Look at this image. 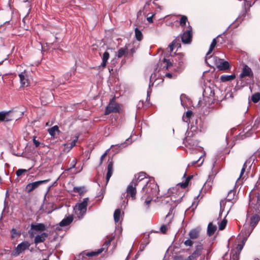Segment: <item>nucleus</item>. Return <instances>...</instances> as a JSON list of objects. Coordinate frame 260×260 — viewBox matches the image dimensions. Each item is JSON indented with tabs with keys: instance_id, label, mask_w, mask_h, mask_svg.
Wrapping results in <instances>:
<instances>
[{
	"instance_id": "nucleus-1",
	"label": "nucleus",
	"mask_w": 260,
	"mask_h": 260,
	"mask_svg": "<svg viewBox=\"0 0 260 260\" xmlns=\"http://www.w3.org/2000/svg\"><path fill=\"white\" fill-rule=\"evenodd\" d=\"M248 212H252L253 214L250 219V222L251 231H252L260 219V178L249 193Z\"/></svg>"
},
{
	"instance_id": "nucleus-2",
	"label": "nucleus",
	"mask_w": 260,
	"mask_h": 260,
	"mask_svg": "<svg viewBox=\"0 0 260 260\" xmlns=\"http://www.w3.org/2000/svg\"><path fill=\"white\" fill-rule=\"evenodd\" d=\"M158 192V186L154 182H149L142 186L141 191L139 193L140 200L144 201V205L146 209L149 207L153 198L156 196Z\"/></svg>"
},
{
	"instance_id": "nucleus-3",
	"label": "nucleus",
	"mask_w": 260,
	"mask_h": 260,
	"mask_svg": "<svg viewBox=\"0 0 260 260\" xmlns=\"http://www.w3.org/2000/svg\"><path fill=\"white\" fill-rule=\"evenodd\" d=\"M182 197H180L179 199L177 200H174L172 198H167L165 200L168 207H170V209L169 212L168 213L165 218V221L166 223L162 225L160 228V231L162 233L165 234L167 232L168 228L170 227V225L174 217L175 213L174 209L177 206V204L181 202Z\"/></svg>"
},
{
	"instance_id": "nucleus-4",
	"label": "nucleus",
	"mask_w": 260,
	"mask_h": 260,
	"mask_svg": "<svg viewBox=\"0 0 260 260\" xmlns=\"http://www.w3.org/2000/svg\"><path fill=\"white\" fill-rule=\"evenodd\" d=\"M148 182H149V181L146 177L145 173L141 172L135 176V178L132 182L131 184V201L136 199L137 190L136 187L137 186L142 187Z\"/></svg>"
},
{
	"instance_id": "nucleus-5",
	"label": "nucleus",
	"mask_w": 260,
	"mask_h": 260,
	"mask_svg": "<svg viewBox=\"0 0 260 260\" xmlns=\"http://www.w3.org/2000/svg\"><path fill=\"white\" fill-rule=\"evenodd\" d=\"M236 198V190L235 189L230 190L226 199L222 200L220 202V216L221 215L222 212L224 211L226 212V215L228 214L233 203L235 201Z\"/></svg>"
},
{
	"instance_id": "nucleus-6",
	"label": "nucleus",
	"mask_w": 260,
	"mask_h": 260,
	"mask_svg": "<svg viewBox=\"0 0 260 260\" xmlns=\"http://www.w3.org/2000/svg\"><path fill=\"white\" fill-rule=\"evenodd\" d=\"M184 144L189 149H194L198 146L199 142L194 133L192 131H187L183 141Z\"/></svg>"
},
{
	"instance_id": "nucleus-7",
	"label": "nucleus",
	"mask_w": 260,
	"mask_h": 260,
	"mask_svg": "<svg viewBox=\"0 0 260 260\" xmlns=\"http://www.w3.org/2000/svg\"><path fill=\"white\" fill-rule=\"evenodd\" d=\"M54 98L53 93L51 89L43 88L40 93V100L43 105L51 102Z\"/></svg>"
},
{
	"instance_id": "nucleus-8",
	"label": "nucleus",
	"mask_w": 260,
	"mask_h": 260,
	"mask_svg": "<svg viewBox=\"0 0 260 260\" xmlns=\"http://www.w3.org/2000/svg\"><path fill=\"white\" fill-rule=\"evenodd\" d=\"M210 62V66L215 65L220 70H225L230 68V64L226 61H224L223 59H220L216 56L211 57Z\"/></svg>"
},
{
	"instance_id": "nucleus-9",
	"label": "nucleus",
	"mask_w": 260,
	"mask_h": 260,
	"mask_svg": "<svg viewBox=\"0 0 260 260\" xmlns=\"http://www.w3.org/2000/svg\"><path fill=\"white\" fill-rule=\"evenodd\" d=\"M116 97L114 96L110 100L109 104L106 108L105 115H107L111 113L119 112L120 105L115 102Z\"/></svg>"
},
{
	"instance_id": "nucleus-10",
	"label": "nucleus",
	"mask_w": 260,
	"mask_h": 260,
	"mask_svg": "<svg viewBox=\"0 0 260 260\" xmlns=\"http://www.w3.org/2000/svg\"><path fill=\"white\" fill-rule=\"evenodd\" d=\"M135 38L138 42L134 41L133 42V47L131 48V54L135 52V50L139 47V43L138 42L141 41L143 38L142 31L137 27L135 28Z\"/></svg>"
},
{
	"instance_id": "nucleus-11",
	"label": "nucleus",
	"mask_w": 260,
	"mask_h": 260,
	"mask_svg": "<svg viewBox=\"0 0 260 260\" xmlns=\"http://www.w3.org/2000/svg\"><path fill=\"white\" fill-rule=\"evenodd\" d=\"M204 249L202 244L200 243L196 245L193 252L187 258L188 260H197L202 255Z\"/></svg>"
},
{
	"instance_id": "nucleus-12",
	"label": "nucleus",
	"mask_w": 260,
	"mask_h": 260,
	"mask_svg": "<svg viewBox=\"0 0 260 260\" xmlns=\"http://www.w3.org/2000/svg\"><path fill=\"white\" fill-rule=\"evenodd\" d=\"M189 238L184 241L186 246L191 247L193 244V240L197 239L199 236V231L197 229H192L188 233Z\"/></svg>"
},
{
	"instance_id": "nucleus-13",
	"label": "nucleus",
	"mask_w": 260,
	"mask_h": 260,
	"mask_svg": "<svg viewBox=\"0 0 260 260\" xmlns=\"http://www.w3.org/2000/svg\"><path fill=\"white\" fill-rule=\"evenodd\" d=\"M16 119L14 113L12 111L0 112V121L8 122Z\"/></svg>"
},
{
	"instance_id": "nucleus-14",
	"label": "nucleus",
	"mask_w": 260,
	"mask_h": 260,
	"mask_svg": "<svg viewBox=\"0 0 260 260\" xmlns=\"http://www.w3.org/2000/svg\"><path fill=\"white\" fill-rule=\"evenodd\" d=\"M246 77H248L250 79H253V74L251 68L247 65L244 64L242 68V72L240 74L239 78L241 81H242L243 78Z\"/></svg>"
},
{
	"instance_id": "nucleus-15",
	"label": "nucleus",
	"mask_w": 260,
	"mask_h": 260,
	"mask_svg": "<svg viewBox=\"0 0 260 260\" xmlns=\"http://www.w3.org/2000/svg\"><path fill=\"white\" fill-rule=\"evenodd\" d=\"M50 181V179H46L44 180H40L36 181L32 183H28L26 187H25V190L27 192H30L31 191H33L34 189L37 188L39 186V185L46 183Z\"/></svg>"
},
{
	"instance_id": "nucleus-16",
	"label": "nucleus",
	"mask_w": 260,
	"mask_h": 260,
	"mask_svg": "<svg viewBox=\"0 0 260 260\" xmlns=\"http://www.w3.org/2000/svg\"><path fill=\"white\" fill-rule=\"evenodd\" d=\"M30 245V243L27 241H24L19 244L15 249V255H19L22 251L28 249Z\"/></svg>"
},
{
	"instance_id": "nucleus-17",
	"label": "nucleus",
	"mask_w": 260,
	"mask_h": 260,
	"mask_svg": "<svg viewBox=\"0 0 260 260\" xmlns=\"http://www.w3.org/2000/svg\"><path fill=\"white\" fill-rule=\"evenodd\" d=\"M216 43H217V42H216V39H214L212 40V42L211 44H210L209 49L206 54V56L205 57V62L209 66H210V62H209V61H210V59H211L212 57L214 56H212V55L209 56V55L213 50L214 47H215V46L216 45Z\"/></svg>"
},
{
	"instance_id": "nucleus-18",
	"label": "nucleus",
	"mask_w": 260,
	"mask_h": 260,
	"mask_svg": "<svg viewBox=\"0 0 260 260\" xmlns=\"http://www.w3.org/2000/svg\"><path fill=\"white\" fill-rule=\"evenodd\" d=\"M102 252V250H99L98 251H92L90 252H83L81 253L79 255H78L76 259L77 260H84L83 258L85 257L86 256L91 257L93 256H95L100 254Z\"/></svg>"
},
{
	"instance_id": "nucleus-19",
	"label": "nucleus",
	"mask_w": 260,
	"mask_h": 260,
	"mask_svg": "<svg viewBox=\"0 0 260 260\" xmlns=\"http://www.w3.org/2000/svg\"><path fill=\"white\" fill-rule=\"evenodd\" d=\"M191 28H190L183 34L181 37L182 42L185 44L189 43L191 41Z\"/></svg>"
},
{
	"instance_id": "nucleus-20",
	"label": "nucleus",
	"mask_w": 260,
	"mask_h": 260,
	"mask_svg": "<svg viewBox=\"0 0 260 260\" xmlns=\"http://www.w3.org/2000/svg\"><path fill=\"white\" fill-rule=\"evenodd\" d=\"M88 201L89 198H86L83 199L81 203L78 204V210L80 211L81 213L84 214L86 212Z\"/></svg>"
},
{
	"instance_id": "nucleus-21",
	"label": "nucleus",
	"mask_w": 260,
	"mask_h": 260,
	"mask_svg": "<svg viewBox=\"0 0 260 260\" xmlns=\"http://www.w3.org/2000/svg\"><path fill=\"white\" fill-rule=\"evenodd\" d=\"M113 173V161L112 159L108 160V164L107 166V173L106 175V182H108L110 177Z\"/></svg>"
},
{
	"instance_id": "nucleus-22",
	"label": "nucleus",
	"mask_w": 260,
	"mask_h": 260,
	"mask_svg": "<svg viewBox=\"0 0 260 260\" xmlns=\"http://www.w3.org/2000/svg\"><path fill=\"white\" fill-rule=\"evenodd\" d=\"M125 193H123L121 197V200L122 201V204L121 206H123L125 208L128 204V199L127 197L130 194V184H129L126 188V195L125 196Z\"/></svg>"
},
{
	"instance_id": "nucleus-23",
	"label": "nucleus",
	"mask_w": 260,
	"mask_h": 260,
	"mask_svg": "<svg viewBox=\"0 0 260 260\" xmlns=\"http://www.w3.org/2000/svg\"><path fill=\"white\" fill-rule=\"evenodd\" d=\"M48 234L46 233H42L40 235L36 236L35 238L34 243L36 244L44 242L48 237Z\"/></svg>"
},
{
	"instance_id": "nucleus-24",
	"label": "nucleus",
	"mask_w": 260,
	"mask_h": 260,
	"mask_svg": "<svg viewBox=\"0 0 260 260\" xmlns=\"http://www.w3.org/2000/svg\"><path fill=\"white\" fill-rule=\"evenodd\" d=\"M74 218L73 215H69L68 217L63 219L60 222L59 225L60 226H66L69 225L73 221Z\"/></svg>"
},
{
	"instance_id": "nucleus-25",
	"label": "nucleus",
	"mask_w": 260,
	"mask_h": 260,
	"mask_svg": "<svg viewBox=\"0 0 260 260\" xmlns=\"http://www.w3.org/2000/svg\"><path fill=\"white\" fill-rule=\"evenodd\" d=\"M78 137H76V139L70 143H67L64 145V151L69 152L73 147L76 145L77 142Z\"/></svg>"
},
{
	"instance_id": "nucleus-26",
	"label": "nucleus",
	"mask_w": 260,
	"mask_h": 260,
	"mask_svg": "<svg viewBox=\"0 0 260 260\" xmlns=\"http://www.w3.org/2000/svg\"><path fill=\"white\" fill-rule=\"evenodd\" d=\"M110 57L109 53L107 51H105L103 55V56L102 57V62L100 66V68L102 67L103 68H105L107 63L108 60L109 59Z\"/></svg>"
},
{
	"instance_id": "nucleus-27",
	"label": "nucleus",
	"mask_w": 260,
	"mask_h": 260,
	"mask_svg": "<svg viewBox=\"0 0 260 260\" xmlns=\"http://www.w3.org/2000/svg\"><path fill=\"white\" fill-rule=\"evenodd\" d=\"M26 76L25 72H22L19 74L21 84L23 86H27L28 85V79L26 78Z\"/></svg>"
},
{
	"instance_id": "nucleus-28",
	"label": "nucleus",
	"mask_w": 260,
	"mask_h": 260,
	"mask_svg": "<svg viewBox=\"0 0 260 260\" xmlns=\"http://www.w3.org/2000/svg\"><path fill=\"white\" fill-rule=\"evenodd\" d=\"M246 167H247L246 164L244 163V164L243 165V167L241 170L240 176L239 177L238 179L236 181V185H240L243 182V180L245 178V177H243V175L245 171V169H246Z\"/></svg>"
},
{
	"instance_id": "nucleus-29",
	"label": "nucleus",
	"mask_w": 260,
	"mask_h": 260,
	"mask_svg": "<svg viewBox=\"0 0 260 260\" xmlns=\"http://www.w3.org/2000/svg\"><path fill=\"white\" fill-rule=\"evenodd\" d=\"M31 229L36 231H44L46 229L45 225L42 223H37L36 224H31Z\"/></svg>"
},
{
	"instance_id": "nucleus-30",
	"label": "nucleus",
	"mask_w": 260,
	"mask_h": 260,
	"mask_svg": "<svg viewBox=\"0 0 260 260\" xmlns=\"http://www.w3.org/2000/svg\"><path fill=\"white\" fill-rule=\"evenodd\" d=\"M236 78V75L235 74H232V75H223L220 76V80L223 82H227V81H230L234 79H235Z\"/></svg>"
},
{
	"instance_id": "nucleus-31",
	"label": "nucleus",
	"mask_w": 260,
	"mask_h": 260,
	"mask_svg": "<svg viewBox=\"0 0 260 260\" xmlns=\"http://www.w3.org/2000/svg\"><path fill=\"white\" fill-rule=\"evenodd\" d=\"M217 229L215 225H213L211 222L209 223L207 228V234L209 236L214 234Z\"/></svg>"
},
{
	"instance_id": "nucleus-32",
	"label": "nucleus",
	"mask_w": 260,
	"mask_h": 260,
	"mask_svg": "<svg viewBox=\"0 0 260 260\" xmlns=\"http://www.w3.org/2000/svg\"><path fill=\"white\" fill-rule=\"evenodd\" d=\"M48 132L49 134L52 136L54 137L56 133H57L58 134L60 132L59 130L58 126L57 125H54L51 128H50L48 129Z\"/></svg>"
},
{
	"instance_id": "nucleus-33",
	"label": "nucleus",
	"mask_w": 260,
	"mask_h": 260,
	"mask_svg": "<svg viewBox=\"0 0 260 260\" xmlns=\"http://www.w3.org/2000/svg\"><path fill=\"white\" fill-rule=\"evenodd\" d=\"M192 115V112L191 111H187L185 115H183L182 117V120L183 121L189 123L190 122L189 118Z\"/></svg>"
},
{
	"instance_id": "nucleus-34",
	"label": "nucleus",
	"mask_w": 260,
	"mask_h": 260,
	"mask_svg": "<svg viewBox=\"0 0 260 260\" xmlns=\"http://www.w3.org/2000/svg\"><path fill=\"white\" fill-rule=\"evenodd\" d=\"M157 69H155L154 72L156 71ZM156 79V75L155 72L151 74L150 77V82L149 84V88L150 89L151 86L153 85V83Z\"/></svg>"
},
{
	"instance_id": "nucleus-35",
	"label": "nucleus",
	"mask_w": 260,
	"mask_h": 260,
	"mask_svg": "<svg viewBox=\"0 0 260 260\" xmlns=\"http://www.w3.org/2000/svg\"><path fill=\"white\" fill-rule=\"evenodd\" d=\"M251 100L254 103H257L260 100V93L256 92L252 94L251 97Z\"/></svg>"
},
{
	"instance_id": "nucleus-36",
	"label": "nucleus",
	"mask_w": 260,
	"mask_h": 260,
	"mask_svg": "<svg viewBox=\"0 0 260 260\" xmlns=\"http://www.w3.org/2000/svg\"><path fill=\"white\" fill-rule=\"evenodd\" d=\"M121 211L119 209L115 210L114 213V219L115 222H118L120 220Z\"/></svg>"
},
{
	"instance_id": "nucleus-37",
	"label": "nucleus",
	"mask_w": 260,
	"mask_h": 260,
	"mask_svg": "<svg viewBox=\"0 0 260 260\" xmlns=\"http://www.w3.org/2000/svg\"><path fill=\"white\" fill-rule=\"evenodd\" d=\"M77 164V160L76 158H74L72 160L69 161V166H68L67 170H70L73 168H74Z\"/></svg>"
},
{
	"instance_id": "nucleus-38",
	"label": "nucleus",
	"mask_w": 260,
	"mask_h": 260,
	"mask_svg": "<svg viewBox=\"0 0 260 260\" xmlns=\"http://www.w3.org/2000/svg\"><path fill=\"white\" fill-rule=\"evenodd\" d=\"M175 59L178 61V66L181 67L183 64L184 58L183 56L181 54H178L176 56Z\"/></svg>"
},
{
	"instance_id": "nucleus-39",
	"label": "nucleus",
	"mask_w": 260,
	"mask_h": 260,
	"mask_svg": "<svg viewBox=\"0 0 260 260\" xmlns=\"http://www.w3.org/2000/svg\"><path fill=\"white\" fill-rule=\"evenodd\" d=\"M187 21V18L186 16H182L180 19V25L182 26H184Z\"/></svg>"
},
{
	"instance_id": "nucleus-40",
	"label": "nucleus",
	"mask_w": 260,
	"mask_h": 260,
	"mask_svg": "<svg viewBox=\"0 0 260 260\" xmlns=\"http://www.w3.org/2000/svg\"><path fill=\"white\" fill-rule=\"evenodd\" d=\"M125 52H126V50L125 49L123 48H120L118 51V54H117V56L118 58H120V57H122L123 56H124L125 54Z\"/></svg>"
},
{
	"instance_id": "nucleus-41",
	"label": "nucleus",
	"mask_w": 260,
	"mask_h": 260,
	"mask_svg": "<svg viewBox=\"0 0 260 260\" xmlns=\"http://www.w3.org/2000/svg\"><path fill=\"white\" fill-rule=\"evenodd\" d=\"M227 223V221L225 219H223L219 224V229L220 230H223L225 228Z\"/></svg>"
},
{
	"instance_id": "nucleus-42",
	"label": "nucleus",
	"mask_w": 260,
	"mask_h": 260,
	"mask_svg": "<svg viewBox=\"0 0 260 260\" xmlns=\"http://www.w3.org/2000/svg\"><path fill=\"white\" fill-rule=\"evenodd\" d=\"M73 190L75 192L78 193L80 196L82 195L84 192L82 187H75Z\"/></svg>"
},
{
	"instance_id": "nucleus-43",
	"label": "nucleus",
	"mask_w": 260,
	"mask_h": 260,
	"mask_svg": "<svg viewBox=\"0 0 260 260\" xmlns=\"http://www.w3.org/2000/svg\"><path fill=\"white\" fill-rule=\"evenodd\" d=\"M230 260H239V254L236 252H232Z\"/></svg>"
},
{
	"instance_id": "nucleus-44",
	"label": "nucleus",
	"mask_w": 260,
	"mask_h": 260,
	"mask_svg": "<svg viewBox=\"0 0 260 260\" xmlns=\"http://www.w3.org/2000/svg\"><path fill=\"white\" fill-rule=\"evenodd\" d=\"M177 42V40H174L169 46V48L170 49V52L171 53L174 48H175V46L176 45V43Z\"/></svg>"
},
{
	"instance_id": "nucleus-45",
	"label": "nucleus",
	"mask_w": 260,
	"mask_h": 260,
	"mask_svg": "<svg viewBox=\"0 0 260 260\" xmlns=\"http://www.w3.org/2000/svg\"><path fill=\"white\" fill-rule=\"evenodd\" d=\"M27 171V170L20 169L17 170V171L16 172V174L17 176L19 177L21 176L23 173L26 172Z\"/></svg>"
},
{
	"instance_id": "nucleus-46",
	"label": "nucleus",
	"mask_w": 260,
	"mask_h": 260,
	"mask_svg": "<svg viewBox=\"0 0 260 260\" xmlns=\"http://www.w3.org/2000/svg\"><path fill=\"white\" fill-rule=\"evenodd\" d=\"M190 179V176H188L186 179V180L184 182V183H182L181 184H180V186L182 188H185L186 187H187V186L188 185V182H189V179Z\"/></svg>"
},
{
	"instance_id": "nucleus-47",
	"label": "nucleus",
	"mask_w": 260,
	"mask_h": 260,
	"mask_svg": "<svg viewBox=\"0 0 260 260\" xmlns=\"http://www.w3.org/2000/svg\"><path fill=\"white\" fill-rule=\"evenodd\" d=\"M153 16H154V14H151V13H148L147 14V20L148 21V22H149L150 23L153 22L152 18H153Z\"/></svg>"
},
{
	"instance_id": "nucleus-48",
	"label": "nucleus",
	"mask_w": 260,
	"mask_h": 260,
	"mask_svg": "<svg viewBox=\"0 0 260 260\" xmlns=\"http://www.w3.org/2000/svg\"><path fill=\"white\" fill-rule=\"evenodd\" d=\"M164 62L166 63V65L164 67H165L166 69H168L170 67H171L172 65L171 62H170L169 60H168L167 59L165 58L164 59Z\"/></svg>"
},
{
	"instance_id": "nucleus-49",
	"label": "nucleus",
	"mask_w": 260,
	"mask_h": 260,
	"mask_svg": "<svg viewBox=\"0 0 260 260\" xmlns=\"http://www.w3.org/2000/svg\"><path fill=\"white\" fill-rule=\"evenodd\" d=\"M107 155V151H106L101 157L99 166H101L103 162Z\"/></svg>"
},
{
	"instance_id": "nucleus-50",
	"label": "nucleus",
	"mask_w": 260,
	"mask_h": 260,
	"mask_svg": "<svg viewBox=\"0 0 260 260\" xmlns=\"http://www.w3.org/2000/svg\"><path fill=\"white\" fill-rule=\"evenodd\" d=\"M11 232V235H11L12 238H14L15 237V235H20V234L19 233H18L17 231L14 229H12Z\"/></svg>"
},
{
	"instance_id": "nucleus-51",
	"label": "nucleus",
	"mask_w": 260,
	"mask_h": 260,
	"mask_svg": "<svg viewBox=\"0 0 260 260\" xmlns=\"http://www.w3.org/2000/svg\"><path fill=\"white\" fill-rule=\"evenodd\" d=\"M33 143L36 147H38L40 145V142L37 140L35 138L33 139Z\"/></svg>"
},
{
	"instance_id": "nucleus-52",
	"label": "nucleus",
	"mask_w": 260,
	"mask_h": 260,
	"mask_svg": "<svg viewBox=\"0 0 260 260\" xmlns=\"http://www.w3.org/2000/svg\"><path fill=\"white\" fill-rule=\"evenodd\" d=\"M174 40H177V42L176 43V45L175 46V48H179L181 47V44L180 43L179 39H176Z\"/></svg>"
},
{
	"instance_id": "nucleus-53",
	"label": "nucleus",
	"mask_w": 260,
	"mask_h": 260,
	"mask_svg": "<svg viewBox=\"0 0 260 260\" xmlns=\"http://www.w3.org/2000/svg\"><path fill=\"white\" fill-rule=\"evenodd\" d=\"M128 141V139H126V141ZM127 145H128V143L127 142H126L120 144V145L119 146V147H124Z\"/></svg>"
},
{
	"instance_id": "nucleus-54",
	"label": "nucleus",
	"mask_w": 260,
	"mask_h": 260,
	"mask_svg": "<svg viewBox=\"0 0 260 260\" xmlns=\"http://www.w3.org/2000/svg\"><path fill=\"white\" fill-rule=\"evenodd\" d=\"M143 106V102L140 101L137 105L138 108H141V107Z\"/></svg>"
},
{
	"instance_id": "nucleus-55",
	"label": "nucleus",
	"mask_w": 260,
	"mask_h": 260,
	"mask_svg": "<svg viewBox=\"0 0 260 260\" xmlns=\"http://www.w3.org/2000/svg\"><path fill=\"white\" fill-rule=\"evenodd\" d=\"M165 76H166V77H167V78H170V79L172 78L173 77V75L170 73H167Z\"/></svg>"
},
{
	"instance_id": "nucleus-56",
	"label": "nucleus",
	"mask_w": 260,
	"mask_h": 260,
	"mask_svg": "<svg viewBox=\"0 0 260 260\" xmlns=\"http://www.w3.org/2000/svg\"><path fill=\"white\" fill-rule=\"evenodd\" d=\"M175 260H188L187 258H183L182 257H178L175 259Z\"/></svg>"
},
{
	"instance_id": "nucleus-57",
	"label": "nucleus",
	"mask_w": 260,
	"mask_h": 260,
	"mask_svg": "<svg viewBox=\"0 0 260 260\" xmlns=\"http://www.w3.org/2000/svg\"><path fill=\"white\" fill-rule=\"evenodd\" d=\"M244 245V242H243L242 244L239 245L238 246L239 247L240 250H241L243 248V246Z\"/></svg>"
},
{
	"instance_id": "nucleus-58",
	"label": "nucleus",
	"mask_w": 260,
	"mask_h": 260,
	"mask_svg": "<svg viewBox=\"0 0 260 260\" xmlns=\"http://www.w3.org/2000/svg\"><path fill=\"white\" fill-rule=\"evenodd\" d=\"M151 92V90H150L149 89V90L147 91V98H148V96H149V94H150V93Z\"/></svg>"
},
{
	"instance_id": "nucleus-59",
	"label": "nucleus",
	"mask_w": 260,
	"mask_h": 260,
	"mask_svg": "<svg viewBox=\"0 0 260 260\" xmlns=\"http://www.w3.org/2000/svg\"><path fill=\"white\" fill-rule=\"evenodd\" d=\"M110 241H109L106 242L105 244L108 245V244H110Z\"/></svg>"
},
{
	"instance_id": "nucleus-60",
	"label": "nucleus",
	"mask_w": 260,
	"mask_h": 260,
	"mask_svg": "<svg viewBox=\"0 0 260 260\" xmlns=\"http://www.w3.org/2000/svg\"><path fill=\"white\" fill-rule=\"evenodd\" d=\"M197 161H194L192 162V165H195L196 163H197Z\"/></svg>"
},
{
	"instance_id": "nucleus-61",
	"label": "nucleus",
	"mask_w": 260,
	"mask_h": 260,
	"mask_svg": "<svg viewBox=\"0 0 260 260\" xmlns=\"http://www.w3.org/2000/svg\"><path fill=\"white\" fill-rule=\"evenodd\" d=\"M138 256H139V254H138V253H137V254H136V256H135V259L137 258V257H138Z\"/></svg>"
},
{
	"instance_id": "nucleus-62",
	"label": "nucleus",
	"mask_w": 260,
	"mask_h": 260,
	"mask_svg": "<svg viewBox=\"0 0 260 260\" xmlns=\"http://www.w3.org/2000/svg\"><path fill=\"white\" fill-rule=\"evenodd\" d=\"M202 156H200V157L199 158V159H198V161L200 160L201 159H202Z\"/></svg>"
},
{
	"instance_id": "nucleus-63",
	"label": "nucleus",
	"mask_w": 260,
	"mask_h": 260,
	"mask_svg": "<svg viewBox=\"0 0 260 260\" xmlns=\"http://www.w3.org/2000/svg\"><path fill=\"white\" fill-rule=\"evenodd\" d=\"M129 255H130V252H129L128 253V255H127V258H128V257L129 256Z\"/></svg>"
},
{
	"instance_id": "nucleus-64",
	"label": "nucleus",
	"mask_w": 260,
	"mask_h": 260,
	"mask_svg": "<svg viewBox=\"0 0 260 260\" xmlns=\"http://www.w3.org/2000/svg\"><path fill=\"white\" fill-rule=\"evenodd\" d=\"M42 260H48V259H46V258H44V259H42Z\"/></svg>"
}]
</instances>
